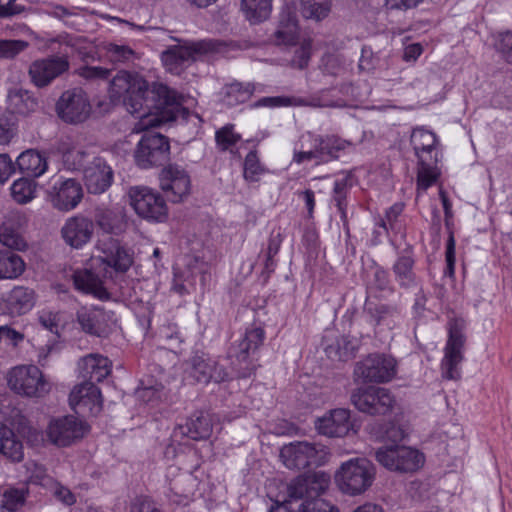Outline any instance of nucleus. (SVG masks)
Instances as JSON below:
<instances>
[{"label":"nucleus","mask_w":512,"mask_h":512,"mask_svg":"<svg viewBox=\"0 0 512 512\" xmlns=\"http://www.w3.org/2000/svg\"><path fill=\"white\" fill-rule=\"evenodd\" d=\"M143 109L133 131L141 132L162 122L174 121L184 111L174 90L162 83L148 85L143 99Z\"/></svg>","instance_id":"1"},{"label":"nucleus","mask_w":512,"mask_h":512,"mask_svg":"<svg viewBox=\"0 0 512 512\" xmlns=\"http://www.w3.org/2000/svg\"><path fill=\"white\" fill-rule=\"evenodd\" d=\"M329 483L330 476L323 471L300 475L288 484L289 501H300L297 512H339L336 506L320 498Z\"/></svg>","instance_id":"2"},{"label":"nucleus","mask_w":512,"mask_h":512,"mask_svg":"<svg viewBox=\"0 0 512 512\" xmlns=\"http://www.w3.org/2000/svg\"><path fill=\"white\" fill-rule=\"evenodd\" d=\"M375 476L376 469L371 461L366 458H354L340 465L334 479L342 494L359 496L372 486Z\"/></svg>","instance_id":"3"},{"label":"nucleus","mask_w":512,"mask_h":512,"mask_svg":"<svg viewBox=\"0 0 512 512\" xmlns=\"http://www.w3.org/2000/svg\"><path fill=\"white\" fill-rule=\"evenodd\" d=\"M221 45L220 41L213 39L182 41L163 51L161 60L167 71L180 75L188 63L195 62L202 56L218 52Z\"/></svg>","instance_id":"4"},{"label":"nucleus","mask_w":512,"mask_h":512,"mask_svg":"<svg viewBox=\"0 0 512 512\" xmlns=\"http://www.w3.org/2000/svg\"><path fill=\"white\" fill-rule=\"evenodd\" d=\"M148 82L138 73L119 70L112 76L109 86L110 97L121 100L131 114H140Z\"/></svg>","instance_id":"5"},{"label":"nucleus","mask_w":512,"mask_h":512,"mask_svg":"<svg viewBox=\"0 0 512 512\" xmlns=\"http://www.w3.org/2000/svg\"><path fill=\"white\" fill-rule=\"evenodd\" d=\"M264 339V329L259 326H251L246 329L239 341L230 346L228 357L239 378H248L255 373L257 364L254 355L262 346Z\"/></svg>","instance_id":"6"},{"label":"nucleus","mask_w":512,"mask_h":512,"mask_svg":"<svg viewBox=\"0 0 512 512\" xmlns=\"http://www.w3.org/2000/svg\"><path fill=\"white\" fill-rule=\"evenodd\" d=\"M464 319L453 317L448 321V339L441 361L442 377L447 380L460 379L459 365L464 359L463 350L466 342Z\"/></svg>","instance_id":"7"},{"label":"nucleus","mask_w":512,"mask_h":512,"mask_svg":"<svg viewBox=\"0 0 512 512\" xmlns=\"http://www.w3.org/2000/svg\"><path fill=\"white\" fill-rule=\"evenodd\" d=\"M129 202L142 219L161 223L168 218V207L163 196L147 186H133L128 190Z\"/></svg>","instance_id":"8"},{"label":"nucleus","mask_w":512,"mask_h":512,"mask_svg":"<svg viewBox=\"0 0 512 512\" xmlns=\"http://www.w3.org/2000/svg\"><path fill=\"white\" fill-rule=\"evenodd\" d=\"M375 459L387 470L400 473L414 472L424 463V455L421 452L398 444L379 447L375 451Z\"/></svg>","instance_id":"9"},{"label":"nucleus","mask_w":512,"mask_h":512,"mask_svg":"<svg viewBox=\"0 0 512 512\" xmlns=\"http://www.w3.org/2000/svg\"><path fill=\"white\" fill-rule=\"evenodd\" d=\"M396 360L386 354L372 353L355 363L353 377L355 382L386 383L396 375Z\"/></svg>","instance_id":"10"},{"label":"nucleus","mask_w":512,"mask_h":512,"mask_svg":"<svg viewBox=\"0 0 512 512\" xmlns=\"http://www.w3.org/2000/svg\"><path fill=\"white\" fill-rule=\"evenodd\" d=\"M168 137L154 131H146L134 151L135 163L142 169L162 166L169 160Z\"/></svg>","instance_id":"11"},{"label":"nucleus","mask_w":512,"mask_h":512,"mask_svg":"<svg viewBox=\"0 0 512 512\" xmlns=\"http://www.w3.org/2000/svg\"><path fill=\"white\" fill-rule=\"evenodd\" d=\"M350 401L358 411L371 416L387 415L395 404L388 389L376 386L355 388L351 392Z\"/></svg>","instance_id":"12"},{"label":"nucleus","mask_w":512,"mask_h":512,"mask_svg":"<svg viewBox=\"0 0 512 512\" xmlns=\"http://www.w3.org/2000/svg\"><path fill=\"white\" fill-rule=\"evenodd\" d=\"M11 390L27 397H42L50 391V383L35 365L17 366L8 374Z\"/></svg>","instance_id":"13"},{"label":"nucleus","mask_w":512,"mask_h":512,"mask_svg":"<svg viewBox=\"0 0 512 512\" xmlns=\"http://www.w3.org/2000/svg\"><path fill=\"white\" fill-rule=\"evenodd\" d=\"M184 365L187 376L200 384H219L230 379L226 368L202 351L193 352Z\"/></svg>","instance_id":"14"},{"label":"nucleus","mask_w":512,"mask_h":512,"mask_svg":"<svg viewBox=\"0 0 512 512\" xmlns=\"http://www.w3.org/2000/svg\"><path fill=\"white\" fill-rule=\"evenodd\" d=\"M56 112L66 123H83L90 116L91 104L81 88H73L62 93L56 103Z\"/></svg>","instance_id":"15"},{"label":"nucleus","mask_w":512,"mask_h":512,"mask_svg":"<svg viewBox=\"0 0 512 512\" xmlns=\"http://www.w3.org/2000/svg\"><path fill=\"white\" fill-rule=\"evenodd\" d=\"M89 426L82 420L68 415L50 421L47 436L51 443L59 447H67L84 437Z\"/></svg>","instance_id":"16"},{"label":"nucleus","mask_w":512,"mask_h":512,"mask_svg":"<svg viewBox=\"0 0 512 512\" xmlns=\"http://www.w3.org/2000/svg\"><path fill=\"white\" fill-rule=\"evenodd\" d=\"M70 63L65 55H50L32 62L28 74L38 88L48 86L54 79L68 72Z\"/></svg>","instance_id":"17"},{"label":"nucleus","mask_w":512,"mask_h":512,"mask_svg":"<svg viewBox=\"0 0 512 512\" xmlns=\"http://www.w3.org/2000/svg\"><path fill=\"white\" fill-rule=\"evenodd\" d=\"M159 181L160 188L171 202L178 203L190 194V176L176 164L164 167L159 174Z\"/></svg>","instance_id":"18"},{"label":"nucleus","mask_w":512,"mask_h":512,"mask_svg":"<svg viewBox=\"0 0 512 512\" xmlns=\"http://www.w3.org/2000/svg\"><path fill=\"white\" fill-rule=\"evenodd\" d=\"M69 403L78 415L96 416L102 410L100 389L92 382H83L71 391Z\"/></svg>","instance_id":"19"},{"label":"nucleus","mask_w":512,"mask_h":512,"mask_svg":"<svg viewBox=\"0 0 512 512\" xmlns=\"http://www.w3.org/2000/svg\"><path fill=\"white\" fill-rule=\"evenodd\" d=\"M323 451V446L315 443L294 442L285 445L280 451V458L289 469H305L318 463V453Z\"/></svg>","instance_id":"20"},{"label":"nucleus","mask_w":512,"mask_h":512,"mask_svg":"<svg viewBox=\"0 0 512 512\" xmlns=\"http://www.w3.org/2000/svg\"><path fill=\"white\" fill-rule=\"evenodd\" d=\"M49 198L56 209L70 211L81 202L83 189L75 179H59L49 191Z\"/></svg>","instance_id":"21"},{"label":"nucleus","mask_w":512,"mask_h":512,"mask_svg":"<svg viewBox=\"0 0 512 512\" xmlns=\"http://www.w3.org/2000/svg\"><path fill=\"white\" fill-rule=\"evenodd\" d=\"M315 425L320 434L328 437H344L350 431L356 432L350 410L345 408L330 410L326 415L318 418Z\"/></svg>","instance_id":"22"},{"label":"nucleus","mask_w":512,"mask_h":512,"mask_svg":"<svg viewBox=\"0 0 512 512\" xmlns=\"http://www.w3.org/2000/svg\"><path fill=\"white\" fill-rule=\"evenodd\" d=\"M61 234L67 245L82 248L94 234V222L83 215L70 217L62 227Z\"/></svg>","instance_id":"23"},{"label":"nucleus","mask_w":512,"mask_h":512,"mask_svg":"<svg viewBox=\"0 0 512 512\" xmlns=\"http://www.w3.org/2000/svg\"><path fill=\"white\" fill-rule=\"evenodd\" d=\"M83 177L87 190L91 194H101L112 184L113 170L101 157H93L84 169Z\"/></svg>","instance_id":"24"},{"label":"nucleus","mask_w":512,"mask_h":512,"mask_svg":"<svg viewBox=\"0 0 512 512\" xmlns=\"http://www.w3.org/2000/svg\"><path fill=\"white\" fill-rule=\"evenodd\" d=\"M103 253L101 260L103 263L113 268L116 272L124 273L133 264V255L131 251L122 245L119 240L109 238L99 244Z\"/></svg>","instance_id":"25"},{"label":"nucleus","mask_w":512,"mask_h":512,"mask_svg":"<svg viewBox=\"0 0 512 512\" xmlns=\"http://www.w3.org/2000/svg\"><path fill=\"white\" fill-rule=\"evenodd\" d=\"M33 305V290L23 286H16L0 299V314L12 317L19 316L31 310Z\"/></svg>","instance_id":"26"},{"label":"nucleus","mask_w":512,"mask_h":512,"mask_svg":"<svg viewBox=\"0 0 512 512\" xmlns=\"http://www.w3.org/2000/svg\"><path fill=\"white\" fill-rule=\"evenodd\" d=\"M22 217L17 213H11L0 224V243L7 247L6 250L25 251L28 244L20 231Z\"/></svg>","instance_id":"27"},{"label":"nucleus","mask_w":512,"mask_h":512,"mask_svg":"<svg viewBox=\"0 0 512 512\" xmlns=\"http://www.w3.org/2000/svg\"><path fill=\"white\" fill-rule=\"evenodd\" d=\"M410 141L419 163L439 160L438 140L433 132L423 128H416L411 134Z\"/></svg>","instance_id":"28"},{"label":"nucleus","mask_w":512,"mask_h":512,"mask_svg":"<svg viewBox=\"0 0 512 512\" xmlns=\"http://www.w3.org/2000/svg\"><path fill=\"white\" fill-rule=\"evenodd\" d=\"M94 221L107 234L118 235L125 231L127 222L124 210L99 206L94 212Z\"/></svg>","instance_id":"29"},{"label":"nucleus","mask_w":512,"mask_h":512,"mask_svg":"<svg viewBox=\"0 0 512 512\" xmlns=\"http://www.w3.org/2000/svg\"><path fill=\"white\" fill-rule=\"evenodd\" d=\"M212 421L210 415L203 411L193 413L184 424H179L175 433L187 436L193 440H203L212 433Z\"/></svg>","instance_id":"30"},{"label":"nucleus","mask_w":512,"mask_h":512,"mask_svg":"<svg viewBox=\"0 0 512 512\" xmlns=\"http://www.w3.org/2000/svg\"><path fill=\"white\" fill-rule=\"evenodd\" d=\"M414 265L413 249L412 247H407L399 254L392 266L395 281L400 287L411 288L417 285Z\"/></svg>","instance_id":"31"},{"label":"nucleus","mask_w":512,"mask_h":512,"mask_svg":"<svg viewBox=\"0 0 512 512\" xmlns=\"http://www.w3.org/2000/svg\"><path fill=\"white\" fill-rule=\"evenodd\" d=\"M16 165L25 176L37 178L47 171L48 157L45 152L28 149L17 157Z\"/></svg>","instance_id":"32"},{"label":"nucleus","mask_w":512,"mask_h":512,"mask_svg":"<svg viewBox=\"0 0 512 512\" xmlns=\"http://www.w3.org/2000/svg\"><path fill=\"white\" fill-rule=\"evenodd\" d=\"M298 34L299 27L296 12L289 8L283 10L279 16L277 28L273 33L274 42L277 45H294L297 42Z\"/></svg>","instance_id":"33"},{"label":"nucleus","mask_w":512,"mask_h":512,"mask_svg":"<svg viewBox=\"0 0 512 512\" xmlns=\"http://www.w3.org/2000/svg\"><path fill=\"white\" fill-rule=\"evenodd\" d=\"M313 142L319 154V162H327L339 158V152L350 147L351 142L335 135H313Z\"/></svg>","instance_id":"34"},{"label":"nucleus","mask_w":512,"mask_h":512,"mask_svg":"<svg viewBox=\"0 0 512 512\" xmlns=\"http://www.w3.org/2000/svg\"><path fill=\"white\" fill-rule=\"evenodd\" d=\"M7 102L11 112L21 116H29L39 108L38 99L33 93L22 88L10 90Z\"/></svg>","instance_id":"35"},{"label":"nucleus","mask_w":512,"mask_h":512,"mask_svg":"<svg viewBox=\"0 0 512 512\" xmlns=\"http://www.w3.org/2000/svg\"><path fill=\"white\" fill-rule=\"evenodd\" d=\"M81 373L87 380L85 382H101L111 372L108 358L101 355L90 354L81 361Z\"/></svg>","instance_id":"36"},{"label":"nucleus","mask_w":512,"mask_h":512,"mask_svg":"<svg viewBox=\"0 0 512 512\" xmlns=\"http://www.w3.org/2000/svg\"><path fill=\"white\" fill-rule=\"evenodd\" d=\"M73 283L77 290L92 294L100 300L108 299L109 293L100 278L90 270H77L73 274Z\"/></svg>","instance_id":"37"},{"label":"nucleus","mask_w":512,"mask_h":512,"mask_svg":"<svg viewBox=\"0 0 512 512\" xmlns=\"http://www.w3.org/2000/svg\"><path fill=\"white\" fill-rule=\"evenodd\" d=\"M294 11L304 19L319 22L331 11V3L327 0H293Z\"/></svg>","instance_id":"38"},{"label":"nucleus","mask_w":512,"mask_h":512,"mask_svg":"<svg viewBox=\"0 0 512 512\" xmlns=\"http://www.w3.org/2000/svg\"><path fill=\"white\" fill-rule=\"evenodd\" d=\"M364 312L369 316L370 322L377 326H389L400 314L396 305L376 303L369 300H366L365 302Z\"/></svg>","instance_id":"39"},{"label":"nucleus","mask_w":512,"mask_h":512,"mask_svg":"<svg viewBox=\"0 0 512 512\" xmlns=\"http://www.w3.org/2000/svg\"><path fill=\"white\" fill-rule=\"evenodd\" d=\"M16 252L0 250V279H16L24 273L26 264Z\"/></svg>","instance_id":"40"},{"label":"nucleus","mask_w":512,"mask_h":512,"mask_svg":"<svg viewBox=\"0 0 512 512\" xmlns=\"http://www.w3.org/2000/svg\"><path fill=\"white\" fill-rule=\"evenodd\" d=\"M0 453L13 462H20L24 457L23 445L13 430L0 422Z\"/></svg>","instance_id":"41"},{"label":"nucleus","mask_w":512,"mask_h":512,"mask_svg":"<svg viewBox=\"0 0 512 512\" xmlns=\"http://www.w3.org/2000/svg\"><path fill=\"white\" fill-rule=\"evenodd\" d=\"M241 11L251 24L267 20L272 11V0H241Z\"/></svg>","instance_id":"42"},{"label":"nucleus","mask_w":512,"mask_h":512,"mask_svg":"<svg viewBox=\"0 0 512 512\" xmlns=\"http://www.w3.org/2000/svg\"><path fill=\"white\" fill-rule=\"evenodd\" d=\"M225 100L228 105H237L250 99L255 91L253 83L234 81L225 86Z\"/></svg>","instance_id":"43"},{"label":"nucleus","mask_w":512,"mask_h":512,"mask_svg":"<svg viewBox=\"0 0 512 512\" xmlns=\"http://www.w3.org/2000/svg\"><path fill=\"white\" fill-rule=\"evenodd\" d=\"M352 175L346 174L343 178L337 179L334 182L332 200L340 213L341 219L345 220L347 217V194L352 187Z\"/></svg>","instance_id":"44"},{"label":"nucleus","mask_w":512,"mask_h":512,"mask_svg":"<svg viewBox=\"0 0 512 512\" xmlns=\"http://www.w3.org/2000/svg\"><path fill=\"white\" fill-rule=\"evenodd\" d=\"M439 160H431L427 163L418 162L417 171V191H426L431 187L440 176V171L437 168Z\"/></svg>","instance_id":"45"},{"label":"nucleus","mask_w":512,"mask_h":512,"mask_svg":"<svg viewBox=\"0 0 512 512\" xmlns=\"http://www.w3.org/2000/svg\"><path fill=\"white\" fill-rule=\"evenodd\" d=\"M367 289L376 297L380 296V294L384 292H388L390 294L394 292V288L389 279V274L383 267L375 266L372 277L367 283Z\"/></svg>","instance_id":"46"},{"label":"nucleus","mask_w":512,"mask_h":512,"mask_svg":"<svg viewBox=\"0 0 512 512\" xmlns=\"http://www.w3.org/2000/svg\"><path fill=\"white\" fill-rule=\"evenodd\" d=\"M102 315L97 311H80L78 312L77 319L82 330L90 335L100 337L105 328L101 321Z\"/></svg>","instance_id":"47"},{"label":"nucleus","mask_w":512,"mask_h":512,"mask_svg":"<svg viewBox=\"0 0 512 512\" xmlns=\"http://www.w3.org/2000/svg\"><path fill=\"white\" fill-rule=\"evenodd\" d=\"M93 157L86 150L73 147L63 154V161L69 169L84 172V169L91 163Z\"/></svg>","instance_id":"48"},{"label":"nucleus","mask_w":512,"mask_h":512,"mask_svg":"<svg viewBox=\"0 0 512 512\" xmlns=\"http://www.w3.org/2000/svg\"><path fill=\"white\" fill-rule=\"evenodd\" d=\"M31 177H22L13 182L11 186V195L13 199L20 203L25 204L31 201L35 196L36 185Z\"/></svg>","instance_id":"49"},{"label":"nucleus","mask_w":512,"mask_h":512,"mask_svg":"<svg viewBox=\"0 0 512 512\" xmlns=\"http://www.w3.org/2000/svg\"><path fill=\"white\" fill-rule=\"evenodd\" d=\"M28 47L29 43L24 40L0 39V59H14Z\"/></svg>","instance_id":"50"},{"label":"nucleus","mask_w":512,"mask_h":512,"mask_svg":"<svg viewBox=\"0 0 512 512\" xmlns=\"http://www.w3.org/2000/svg\"><path fill=\"white\" fill-rule=\"evenodd\" d=\"M303 98L298 97H287V96H275V97H263L255 102V107H280V106H291V105H305Z\"/></svg>","instance_id":"51"},{"label":"nucleus","mask_w":512,"mask_h":512,"mask_svg":"<svg viewBox=\"0 0 512 512\" xmlns=\"http://www.w3.org/2000/svg\"><path fill=\"white\" fill-rule=\"evenodd\" d=\"M24 495L18 489L6 491L3 495L1 508L3 511L15 512L24 504Z\"/></svg>","instance_id":"52"},{"label":"nucleus","mask_w":512,"mask_h":512,"mask_svg":"<svg viewBox=\"0 0 512 512\" xmlns=\"http://www.w3.org/2000/svg\"><path fill=\"white\" fill-rule=\"evenodd\" d=\"M262 173V168L255 151H250L244 161V177L250 181H256Z\"/></svg>","instance_id":"53"},{"label":"nucleus","mask_w":512,"mask_h":512,"mask_svg":"<svg viewBox=\"0 0 512 512\" xmlns=\"http://www.w3.org/2000/svg\"><path fill=\"white\" fill-rule=\"evenodd\" d=\"M358 350V347L355 341L349 339L348 337H342L337 342V350L336 354L338 355V359L340 361H348L355 357V354Z\"/></svg>","instance_id":"54"},{"label":"nucleus","mask_w":512,"mask_h":512,"mask_svg":"<svg viewBox=\"0 0 512 512\" xmlns=\"http://www.w3.org/2000/svg\"><path fill=\"white\" fill-rule=\"evenodd\" d=\"M215 138L217 144L221 146L223 150L229 149L240 140V136L233 132L232 127L228 126L218 130Z\"/></svg>","instance_id":"55"},{"label":"nucleus","mask_w":512,"mask_h":512,"mask_svg":"<svg viewBox=\"0 0 512 512\" xmlns=\"http://www.w3.org/2000/svg\"><path fill=\"white\" fill-rule=\"evenodd\" d=\"M111 73V69L100 66H85L80 71V75L87 80H107Z\"/></svg>","instance_id":"56"},{"label":"nucleus","mask_w":512,"mask_h":512,"mask_svg":"<svg viewBox=\"0 0 512 512\" xmlns=\"http://www.w3.org/2000/svg\"><path fill=\"white\" fill-rule=\"evenodd\" d=\"M446 269L444 274L449 277H453L455 274V238L453 233L449 234L447 244H446Z\"/></svg>","instance_id":"57"},{"label":"nucleus","mask_w":512,"mask_h":512,"mask_svg":"<svg viewBox=\"0 0 512 512\" xmlns=\"http://www.w3.org/2000/svg\"><path fill=\"white\" fill-rule=\"evenodd\" d=\"M39 324L53 334L59 335V317L57 313L43 311L38 317Z\"/></svg>","instance_id":"58"},{"label":"nucleus","mask_w":512,"mask_h":512,"mask_svg":"<svg viewBox=\"0 0 512 512\" xmlns=\"http://www.w3.org/2000/svg\"><path fill=\"white\" fill-rule=\"evenodd\" d=\"M107 51L110 60L113 62H125L129 60L134 54L130 47L116 44H110Z\"/></svg>","instance_id":"59"},{"label":"nucleus","mask_w":512,"mask_h":512,"mask_svg":"<svg viewBox=\"0 0 512 512\" xmlns=\"http://www.w3.org/2000/svg\"><path fill=\"white\" fill-rule=\"evenodd\" d=\"M162 385L156 384L148 387L137 389V396L145 403H153L161 398Z\"/></svg>","instance_id":"60"},{"label":"nucleus","mask_w":512,"mask_h":512,"mask_svg":"<svg viewBox=\"0 0 512 512\" xmlns=\"http://www.w3.org/2000/svg\"><path fill=\"white\" fill-rule=\"evenodd\" d=\"M496 48L507 62L512 63V32L500 34Z\"/></svg>","instance_id":"61"},{"label":"nucleus","mask_w":512,"mask_h":512,"mask_svg":"<svg viewBox=\"0 0 512 512\" xmlns=\"http://www.w3.org/2000/svg\"><path fill=\"white\" fill-rule=\"evenodd\" d=\"M131 512H161L155 503L146 496L136 497L131 503Z\"/></svg>","instance_id":"62"},{"label":"nucleus","mask_w":512,"mask_h":512,"mask_svg":"<svg viewBox=\"0 0 512 512\" xmlns=\"http://www.w3.org/2000/svg\"><path fill=\"white\" fill-rule=\"evenodd\" d=\"M15 164L8 154H0V183H5L15 172Z\"/></svg>","instance_id":"63"},{"label":"nucleus","mask_w":512,"mask_h":512,"mask_svg":"<svg viewBox=\"0 0 512 512\" xmlns=\"http://www.w3.org/2000/svg\"><path fill=\"white\" fill-rule=\"evenodd\" d=\"M0 339L17 346L24 339V335L8 326H0Z\"/></svg>","instance_id":"64"}]
</instances>
